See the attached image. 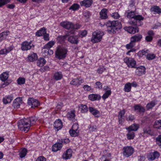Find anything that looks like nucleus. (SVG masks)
Here are the masks:
<instances>
[{
    "instance_id": "nucleus-48",
    "label": "nucleus",
    "mask_w": 161,
    "mask_h": 161,
    "mask_svg": "<svg viewBox=\"0 0 161 161\" xmlns=\"http://www.w3.org/2000/svg\"><path fill=\"white\" fill-rule=\"evenodd\" d=\"M69 132L71 136H76L78 135L79 131L71 129L69 130Z\"/></svg>"
},
{
    "instance_id": "nucleus-61",
    "label": "nucleus",
    "mask_w": 161,
    "mask_h": 161,
    "mask_svg": "<svg viewBox=\"0 0 161 161\" xmlns=\"http://www.w3.org/2000/svg\"><path fill=\"white\" fill-rule=\"evenodd\" d=\"M105 69L104 67H103L99 68L97 69V72L99 74H101Z\"/></svg>"
},
{
    "instance_id": "nucleus-58",
    "label": "nucleus",
    "mask_w": 161,
    "mask_h": 161,
    "mask_svg": "<svg viewBox=\"0 0 161 161\" xmlns=\"http://www.w3.org/2000/svg\"><path fill=\"white\" fill-rule=\"evenodd\" d=\"M111 15L112 17L115 19H118L120 17L119 14L117 12L113 13Z\"/></svg>"
},
{
    "instance_id": "nucleus-8",
    "label": "nucleus",
    "mask_w": 161,
    "mask_h": 161,
    "mask_svg": "<svg viewBox=\"0 0 161 161\" xmlns=\"http://www.w3.org/2000/svg\"><path fill=\"white\" fill-rule=\"evenodd\" d=\"M75 33V31L74 30H70L66 31L65 32V35L64 36H58L57 40L58 42L60 43H63L65 39L69 35L72 34H74Z\"/></svg>"
},
{
    "instance_id": "nucleus-13",
    "label": "nucleus",
    "mask_w": 161,
    "mask_h": 161,
    "mask_svg": "<svg viewBox=\"0 0 161 161\" xmlns=\"http://www.w3.org/2000/svg\"><path fill=\"white\" fill-rule=\"evenodd\" d=\"M72 152L71 149H68L63 153L62 155L63 158L65 160L70 159L72 156Z\"/></svg>"
},
{
    "instance_id": "nucleus-59",
    "label": "nucleus",
    "mask_w": 161,
    "mask_h": 161,
    "mask_svg": "<svg viewBox=\"0 0 161 161\" xmlns=\"http://www.w3.org/2000/svg\"><path fill=\"white\" fill-rule=\"evenodd\" d=\"M135 119V117L134 115L132 114H130L129 116L126 118V120L128 121H132Z\"/></svg>"
},
{
    "instance_id": "nucleus-38",
    "label": "nucleus",
    "mask_w": 161,
    "mask_h": 161,
    "mask_svg": "<svg viewBox=\"0 0 161 161\" xmlns=\"http://www.w3.org/2000/svg\"><path fill=\"white\" fill-rule=\"evenodd\" d=\"M63 77V75L61 72H57L54 73L53 76V78L56 80L61 79Z\"/></svg>"
},
{
    "instance_id": "nucleus-6",
    "label": "nucleus",
    "mask_w": 161,
    "mask_h": 161,
    "mask_svg": "<svg viewBox=\"0 0 161 161\" xmlns=\"http://www.w3.org/2000/svg\"><path fill=\"white\" fill-rule=\"evenodd\" d=\"M142 38V35L137 34L131 37L130 43L126 45L127 49H129L134 47L136 42H140Z\"/></svg>"
},
{
    "instance_id": "nucleus-51",
    "label": "nucleus",
    "mask_w": 161,
    "mask_h": 161,
    "mask_svg": "<svg viewBox=\"0 0 161 161\" xmlns=\"http://www.w3.org/2000/svg\"><path fill=\"white\" fill-rule=\"evenodd\" d=\"M18 83L19 85L24 84L25 82V79L23 78H19L17 80Z\"/></svg>"
},
{
    "instance_id": "nucleus-40",
    "label": "nucleus",
    "mask_w": 161,
    "mask_h": 161,
    "mask_svg": "<svg viewBox=\"0 0 161 161\" xmlns=\"http://www.w3.org/2000/svg\"><path fill=\"white\" fill-rule=\"evenodd\" d=\"M67 116L68 119L70 120H72L75 119V111L71 110L68 113Z\"/></svg>"
},
{
    "instance_id": "nucleus-15",
    "label": "nucleus",
    "mask_w": 161,
    "mask_h": 161,
    "mask_svg": "<svg viewBox=\"0 0 161 161\" xmlns=\"http://www.w3.org/2000/svg\"><path fill=\"white\" fill-rule=\"evenodd\" d=\"M93 3V0H83L80 2L81 6L84 7L86 8L90 7Z\"/></svg>"
},
{
    "instance_id": "nucleus-42",
    "label": "nucleus",
    "mask_w": 161,
    "mask_h": 161,
    "mask_svg": "<svg viewBox=\"0 0 161 161\" xmlns=\"http://www.w3.org/2000/svg\"><path fill=\"white\" fill-rule=\"evenodd\" d=\"M9 31H4L0 34V42L6 38L9 34Z\"/></svg>"
},
{
    "instance_id": "nucleus-33",
    "label": "nucleus",
    "mask_w": 161,
    "mask_h": 161,
    "mask_svg": "<svg viewBox=\"0 0 161 161\" xmlns=\"http://www.w3.org/2000/svg\"><path fill=\"white\" fill-rule=\"evenodd\" d=\"M125 113V109H123L122 110L120 111L118 115V118L119 120V124H121L122 123L123 120H122V118L124 117V116Z\"/></svg>"
},
{
    "instance_id": "nucleus-27",
    "label": "nucleus",
    "mask_w": 161,
    "mask_h": 161,
    "mask_svg": "<svg viewBox=\"0 0 161 161\" xmlns=\"http://www.w3.org/2000/svg\"><path fill=\"white\" fill-rule=\"evenodd\" d=\"M134 111H138L140 113H144L145 109L144 108L141 106L140 104H136L134 106Z\"/></svg>"
},
{
    "instance_id": "nucleus-1",
    "label": "nucleus",
    "mask_w": 161,
    "mask_h": 161,
    "mask_svg": "<svg viewBox=\"0 0 161 161\" xmlns=\"http://www.w3.org/2000/svg\"><path fill=\"white\" fill-rule=\"evenodd\" d=\"M37 119L36 117H31L20 120L18 124L19 129L25 133H27L30 129L31 126L34 124Z\"/></svg>"
},
{
    "instance_id": "nucleus-60",
    "label": "nucleus",
    "mask_w": 161,
    "mask_h": 161,
    "mask_svg": "<svg viewBox=\"0 0 161 161\" xmlns=\"http://www.w3.org/2000/svg\"><path fill=\"white\" fill-rule=\"evenodd\" d=\"M91 132H96L97 131V126L96 125H94L90 126L89 128Z\"/></svg>"
},
{
    "instance_id": "nucleus-49",
    "label": "nucleus",
    "mask_w": 161,
    "mask_h": 161,
    "mask_svg": "<svg viewBox=\"0 0 161 161\" xmlns=\"http://www.w3.org/2000/svg\"><path fill=\"white\" fill-rule=\"evenodd\" d=\"M80 7V6L79 4L77 3H74L69 8V9L75 11L78 9Z\"/></svg>"
},
{
    "instance_id": "nucleus-28",
    "label": "nucleus",
    "mask_w": 161,
    "mask_h": 161,
    "mask_svg": "<svg viewBox=\"0 0 161 161\" xmlns=\"http://www.w3.org/2000/svg\"><path fill=\"white\" fill-rule=\"evenodd\" d=\"M13 99L12 95L5 96L3 99V102L4 104H7L10 103Z\"/></svg>"
},
{
    "instance_id": "nucleus-55",
    "label": "nucleus",
    "mask_w": 161,
    "mask_h": 161,
    "mask_svg": "<svg viewBox=\"0 0 161 161\" xmlns=\"http://www.w3.org/2000/svg\"><path fill=\"white\" fill-rule=\"evenodd\" d=\"M147 58L149 60H152L154 59L155 57V56L154 54H150L147 53Z\"/></svg>"
},
{
    "instance_id": "nucleus-41",
    "label": "nucleus",
    "mask_w": 161,
    "mask_h": 161,
    "mask_svg": "<svg viewBox=\"0 0 161 161\" xmlns=\"http://www.w3.org/2000/svg\"><path fill=\"white\" fill-rule=\"evenodd\" d=\"M156 104V101L153 100L148 103L146 106L147 110L152 108Z\"/></svg>"
},
{
    "instance_id": "nucleus-37",
    "label": "nucleus",
    "mask_w": 161,
    "mask_h": 161,
    "mask_svg": "<svg viewBox=\"0 0 161 161\" xmlns=\"http://www.w3.org/2000/svg\"><path fill=\"white\" fill-rule=\"evenodd\" d=\"M143 134H146L152 136L153 135V133L151 129L148 126L144 128L143 129Z\"/></svg>"
},
{
    "instance_id": "nucleus-2",
    "label": "nucleus",
    "mask_w": 161,
    "mask_h": 161,
    "mask_svg": "<svg viewBox=\"0 0 161 161\" xmlns=\"http://www.w3.org/2000/svg\"><path fill=\"white\" fill-rule=\"evenodd\" d=\"M135 11H130V10L126 11L125 14L126 16L129 19H134L132 21H130V23L133 25L141 26L143 24V22L142 21L143 20L144 18L141 15H136Z\"/></svg>"
},
{
    "instance_id": "nucleus-21",
    "label": "nucleus",
    "mask_w": 161,
    "mask_h": 161,
    "mask_svg": "<svg viewBox=\"0 0 161 161\" xmlns=\"http://www.w3.org/2000/svg\"><path fill=\"white\" fill-rule=\"evenodd\" d=\"M62 127V123L60 119H58L55 121L54 124V127L55 129H56L57 131L61 129Z\"/></svg>"
},
{
    "instance_id": "nucleus-23",
    "label": "nucleus",
    "mask_w": 161,
    "mask_h": 161,
    "mask_svg": "<svg viewBox=\"0 0 161 161\" xmlns=\"http://www.w3.org/2000/svg\"><path fill=\"white\" fill-rule=\"evenodd\" d=\"M126 31L129 33L134 34L139 31V29L138 27H133L129 26L126 28Z\"/></svg>"
},
{
    "instance_id": "nucleus-4",
    "label": "nucleus",
    "mask_w": 161,
    "mask_h": 161,
    "mask_svg": "<svg viewBox=\"0 0 161 161\" xmlns=\"http://www.w3.org/2000/svg\"><path fill=\"white\" fill-rule=\"evenodd\" d=\"M68 52L67 47L63 46H58L55 52V57L59 59L65 58Z\"/></svg>"
},
{
    "instance_id": "nucleus-44",
    "label": "nucleus",
    "mask_w": 161,
    "mask_h": 161,
    "mask_svg": "<svg viewBox=\"0 0 161 161\" xmlns=\"http://www.w3.org/2000/svg\"><path fill=\"white\" fill-rule=\"evenodd\" d=\"M128 133L126 134L127 138L128 140L133 139L135 136L134 132L127 130Z\"/></svg>"
},
{
    "instance_id": "nucleus-25",
    "label": "nucleus",
    "mask_w": 161,
    "mask_h": 161,
    "mask_svg": "<svg viewBox=\"0 0 161 161\" xmlns=\"http://www.w3.org/2000/svg\"><path fill=\"white\" fill-rule=\"evenodd\" d=\"M78 108L81 113L85 114L88 111L87 107L86 105L80 104L78 105Z\"/></svg>"
},
{
    "instance_id": "nucleus-10",
    "label": "nucleus",
    "mask_w": 161,
    "mask_h": 161,
    "mask_svg": "<svg viewBox=\"0 0 161 161\" xmlns=\"http://www.w3.org/2000/svg\"><path fill=\"white\" fill-rule=\"evenodd\" d=\"M32 41L29 42L25 41L22 42L21 44V49L23 51H27L30 50L33 47H34V45L32 44Z\"/></svg>"
},
{
    "instance_id": "nucleus-57",
    "label": "nucleus",
    "mask_w": 161,
    "mask_h": 161,
    "mask_svg": "<svg viewBox=\"0 0 161 161\" xmlns=\"http://www.w3.org/2000/svg\"><path fill=\"white\" fill-rule=\"evenodd\" d=\"M87 34V31L86 30H84L81 31L80 32L79 35V36L80 37L82 38L86 36Z\"/></svg>"
},
{
    "instance_id": "nucleus-9",
    "label": "nucleus",
    "mask_w": 161,
    "mask_h": 161,
    "mask_svg": "<svg viewBox=\"0 0 161 161\" xmlns=\"http://www.w3.org/2000/svg\"><path fill=\"white\" fill-rule=\"evenodd\" d=\"M124 61L129 67L131 68L136 67V62L134 58L130 57H126L124 58Z\"/></svg>"
},
{
    "instance_id": "nucleus-29",
    "label": "nucleus",
    "mask_w": 161,
    "mask_h": 161,
    "mask_svg": "<svg viewBox=\"0 0 161 161\" xmlns=\"http://www.w3.org/2000/svg\"><path fill=\"white\" fill-rule=\"evenodd\" d=\"M139 128V125L136 124H134L126 128L127 130L130 131H136Z\"/></svg>"
},
{
    "instance_id": "nucleus-43",
    "label": "nucleus",
    "mask_w": 161,
    "mask_h": 161,
    "mask_svg": "<svg viewBox=\"0 0 161 161\" xmlns=\"http://www.w3.org/2000/svg\"><path fill=\"white\" fill-rule=\"evenodd\" d=\"M131 83L127 82L125 85L124 88L125 92H128L131 91Z\"/></svg>"
},
{
    "instance_id": "nucleus-18",
    "label": "nucleus",
    "mask_w": 161,
    "mask_h": 161,
    "mask_svg": "<svg viewBox=\"0 0 161 161\" xmlns=\"http://www.w3.org/2000/svg\"><path fill=\"white\" fill-rule=\"evenodd\" d=\"M63 147L62 143L58 141V142L54 144L52 147V151L53 152H57L58 150H60Z\"/></svg>"
},
{
    "instance_id": "nucleus-34",
    "label": "nucleus",
    "mask_w": 161,
    "mask_h": 161,
    "mask_svg": "<svg viewBox=\"0 0 161 161\" xmlns=\"http://www.w3.org/2000/svg\"><path fill=\"white\" fill-rule=\"evenodd\" d=\"M28 58L30 62H33L36 60L38 58L36 54L33 53L29 55Z\"/></svg>"
},
{
    "instance_id": "nucleus-16",
    "label": "nucleus",
    "mask_w": 161,
    "mask_h": 161,
    "mask_svg": "<svg viewBox=\"0 0 161 161\" xmlns=\"http://www.w3.org/2000/svg\"><path fill=\"white\" fill-rule=\"evenodd\" d=\"M68 41L72 44H76L79 42L78 37V36L72 35L68 36Z\"/></svg>"
},
{
    "instance_id": "nucleus-46",
    "label": "nucleus",
    "mask_w": 161,
    "mask_h": 161,
    "mask_svg": "<svg viewBox=\"0 0 161 161\" xmlns=\"http://www.w3.org/2000/svg\"><path fill=\"white\" fill-rule=\"evenodd\" d=\"M154 128L158 129H161V120H156L154 124Z\"/></svg>"
},
{
    "instance_id": "nucleus-11",
    "label": "nucleus",
    "mask_w": 161,
    "mask_h": 161,
    "mask_svg": "<svg viewBox=\"0 0 161 161\" xmlns=\"http://www.w3.org/2000/svg\"><path fill=\"white\" fill-rule=\"evenodd\" d=\"M28 104L31 106V108H35L38 107L40 105V103L38 101L33 98H30L28 100Z\"/></svg>"
},
{
    "instance_id": "nucleus-20",
    "label": "nucleus",
    "mask_w": 161,
    "mask_h": 161,
    "mask_svg": "<svg viewBox=\"0 0 161 161\" xmlns=\"http://www.w3.org/2000/svg\"><path fill=\"white\" fill-rule=\"evenodd\" d=\"M108 10L105 8L101 10L99 13L100 18L102 19H106L108 18Z\"/></svg>"
},
{
    "instance_id": "nucleus-32",
    "label": "nucleus",
    "mask_w": 161,
    "mask_h": 161,
    "mask_svg": "<svg viewBox=\"0 0 161 161\" xmlns=\"http://www.w3.org/2000/svg\"><path fill=\"white\" fill-rule=\"evenodd\" d=\"M151 11L154 14H160L161 13V9L158 6H154L150 9Z\"/></svg>"
},
{
    "instance_id": "nucleus-56",
    "label": "nucleus",
    "mask_w": 161,
    "mask_h": 161,
    "mask_svg": "<svg viewBox=\"0 0 161 161\" xmlns=\"http://www.w3.org/2000/svg\"><path fill=\"white\" fill-rule=\"evenodd\" d=\"M95 86H96V88L101 89L102 88V84L99 81L96 82L95 83Z\"/></svg>"
},
{
    "instance_id": "nucleus-24",
    "label": "nucleus",
    "mask_w": 161,
    "mask_h": 161,
    "mask_svg": "<svg viewBox=\"0 0 161 161\" xmlns=\"http://www.w3.org/2000/svg\"><path fill=\"white\" fill-rule=\"evenodd\" d=\"M88 98L92 101L99 100L101 98V96L99 94H92L89 95Z\"/></svg>"
},
{
    "instance_id": "nucleus-22",
    "label": "nucleus",
    "mask_w": 161,
    "mask_h": 161,
    "mask_svg": "<svg viewBox=\"0 0 161 161\" xmlns=\"http://www.w3.org/2000/svg\"><path fill=\"white\" fill-rule=\"evenodd\" d=\"M89 112L95 117L98 118L99 117L100 112L99 111L97 110L96 108L92 107H89Z\"/></svg>"
},
{
    "instance_id": "nucleus-3",
    "label": "nucleus",
    "mask_w": 161,
    "mask_h": 161,
    "mask_svg": "<svg viewBox=\"0 0 161 161\" xmlns=\"http://www.w3.org/2000/svg\"><path fill=\"white\" fill-rule=\"evenodd\" d=\"M107 31L110 33L114 34L116 33L115 30L121 28V23L118 21H109L107 22Z\"/></svg>"
},
{
    "instance_id": "nucleus-47",
    "label": "nucleus",
    "mask_w": 161,
    "mask_h": 161,
    "mask_svg": "<svg viewBox=\"0 0 161 161\" xmlns=\"http://www.w3.org/2000/svg\"><path fill=\"white\" fill-rule=\"evenodd\" d=\"M111 92L110 89L106 91L105 93L103 95L102 97V98L103 100H105L106 98L108 97L109 95H111Z\"/></svg>"
},
{
    "instance_id": "nucleus-30",
    "label": "nucleus",
    "mask_w": 161,
    "mask_h": 161,
    "mask_svg": "<svg viewBox=\"0 0 161 161\" xmlns=\"http://www.w3.org/2000/svg\"><path fill=\"white\" fill-rule=\"evenodd\" d=\"M27 152V150L26 148H22L19 151V158L21 159L24 158L26 155Z\"/></svg>"
},
{
    "instance_id": "nucleus-17",
    "label": "nucleus",
    "mask_w": 161,
    "mask_h": 161,
    "mask_svg": "<svg viewBox=\"0 0 161 161\" xmlns=\"http://www.w3.org/2000/svg\"><path fill=\"white\" fill-rule=\"evenodd\" d=\"M60 25L67 30L72 29V23L67 21L62 22L60 24Z\"/></svg>"
},
{
    "instance_id": "nucleus-39",
    "label": "nucleus",
    "mask_w": 161,
    "mask_h": 161,
    "mask_svg": "<svg viewBox=\"0 0 161 161\" xmlns=\"http://www.w3.org/2000/svg\"><path fill=\"white\" fill-rule=\"evenodd\" d=\"M46 61L44 58H40L37 61V64L38 66L42 67L46 64Z\"/></svg>"
},
{
    "instance_id": "nucleus-52",
    "label": "nucleus",
    "mask_w": 161,
    "mask_h": 161,
    "mask_svg": "<svg viewBox=\"0 0 161 161\" xmlns=\"http://www.w3.org/2000/svg\"><path fill=\"white\" fill-rule=\"evenodd\" d=\"M157 144L161 147V135H159L156 139Z\"/></svg>"
},
{
    "instance_id": "nucleus-19",
    "label": "nucleus",
    "mask_w": 161,
    "mask_h": 161,
    "mask_svg": "<svg viewBox=\"0 0 161 161\" xmlns=\"http://www.w3.org/2000/svg\"><path fill=\"white\" fill-rule=\"evenodd\" d=\"M22 103V99L21 97L17 98L15 99L13 103L12 106L16 108H19L20 105Z\"/></svg>"
},
{
    "instance_id": "nucleus-36",
    "label": "nucleus",
    "mask_w": 161,
    "mask_h": 161,
    "mask_svg": "<svg viewBox=\"0 0 161 161\" xmlns=\"http://www.w3.org/2000/svg\"><path fill=\"white\" fill-rule=\"evenodd\" d=\"M46 32V29L45 27H43L36 32V35L38 36H43Z\"/></svg>"
},
{
    "instance_id": "nucleus-12",
    "label": "nucleus",
    "mask_w": 161,
    "mask_h": 161,
    "mask_svg": "<svg viewBox=\"0 0 161 161\" xmlns=\"http://www.w3.org/2000/svg\"><path fill=\"white\" fill-rule=\"evenodd\" d=\"M136 70L135 72V75L141 76L145 74L146 68L143 66H140L138 67L136 66Z\"/></svg>"
},
{
    "instance_id": "nucleus-35",
    "label": "nucleus",
    "mask_w": 161,
    "mask_h": 161,
    "mask_svg": "<svg viewBox=\"0 0 161 161\" xmlns=\"http://www.w3.org/2000/svg\"><path fill=\"white\" fill-rule=\"evenodd\" d=\"M9 72H3L0 75V78L2 81H5L8 77Z\"/></svg>"
},
{
    "instance_id": "nucleus-5",
    "label": "nucleus",
    "mask_w": 161,
    "mask_h": 161,
    "mask_svg": "<svg viewBox=\"0 0 161 161\" xmlns=\"http://www.w3.org/2000/svg\"><path fill=\"white\" fill-rule=\"evenodd\" d=\"M104 35V33L103 31L96 30L92 33L91 41L93 43L100 42L101 41Z\"/></svg>"
},
{
    "instance_id": "nucleus-64",
    "label": "nucleus",
    "mask_w": 161,
    "mask_h": 161,
    "mask_svg": "<svg viewBox=\"0 0 161 161\" xmlns=\"http://www.w3.org/2000/svg\"><path fill=\"white\" fill-rule=\"evenodd\" d=\"M46 159L43 156H40L38 158L36 161H46Z\"/></svg>"
},
{
    "instance_id": "nucleus-26",
    "label": "nucleus",
    "mask_w": 161,
    "mask_h": 161,
    "mask_svg": "<svg viewBox=\"0 0 161 161\" xmlns=\"http://www.w3.org/2000/svg\"><path fill=\"white\" fill-rule=\"evenodd\" d=\"M84 81L83 79L79 80V79L76 78L72 80L70 82V84L75 85H79Z\"/></svg>"
},
{
    "instance_id": "nucleus-7",
    "label": "nucleus",
    "mask_w": 161,
    "mask_h": 161,
    "mask_svg": "<svg viewBox=\"0 0 161 161\" xmlns=\"http://www.w3.org/2000/svg\"><path fill=\"white\" fill-rule=\"evenodd\" d=\"M122 153L124 157L128 158L131 156L134 152V148L131 146H125L123 147Z\"/></svg>"
},
{
    "instance_id": "nucleus-54",
    "label": "nucleus",
    "mask_w": 161,
    "mask_h": 161,
    "mask_svg": "<svg viewBox=\"0 0 161 161\" xmlns=\"http://www.w3.org/2000/svg\"><path fill=\"white\" fill-rule=\"evenodd\" d=\"M83 88L84 90L86 92L90 91L92 90L91 86L87 85H84Z\"/></svg>"
},
{
    "instance_id": "nucleus-45",
    "label": "nucleus",
    "mask_w": 161,
    "mask_h": 161,
    "mask_svg": "<svg viewBox=\"0 0 161 161\" xmlns=\"http://www.w3.org/2000/svg\"><path fill=\"white\" fill-rule=\"evenodd\" d=\"M55 42L54 41H51L49 42L47 44L45 45L43 47V49H50L55 44Z\"/></svg>"
},
{
    "instance_id": "nucleus-53",
    "label": "nucleus",
    "mask_w": 161,
    "mask_h": 161,
    "mask_svg": "<svg viewBox=\"0 0 161 161\" xmlns=\"http://www.w3.org/2000/svg\"><path fill=\"white\" fill-rule=\"evenodd\" d=\"M81 26L78 24H76L74 25L72 23V26L71 30H74V29H80L81 27Z\"/></svg>"
},
{
    "instance_id": "nucleus-31",
    "label": "nucleus",
    "mask_w": 161,
    "mask_h": 161,
    "mask_svg": "<svg viewBox=\"0 0 161 161\" xmlns=\"http://www.w3.org/2000/svg\"><path fill=\"white\" fill-rule=\"evenodd\" d=\"M147 36L145 37V40L147 42H151L153 39L154 33L152 31H150L147 32Z\"/></svg>"
},
{
    "instance_id": "nucleus-14",
    "label": "nucleus",
    "mask_w": 161,
    "mask_h": 161,
    "mask_svg": "<svg viewBox=\"0 0 161 161\" xmlns=\"http://www.w3.org/2000/svg\"><path fill=\"white\" fill-rule=\"evenodd\" d=\"M160 156L159 153L157 151H155L153 152H151L148 156V160H153L155 159L158 158Z\"/></svg>"
},
{
    "instance_id": "nucleus-63",
    "label": "nucleus",
    "mask_w": 161,
    "mask_h": 161,
    "mask_svg": "<svg viewBox=\"0 0 161 161\" xmlns=\"http://www.w3.org/2000/svg\"><path fill=\"white\" fill-rule=\"evenodd\" d=\"M10 0H0V3L3 6L9 3Z\"/></svg>"
},
{
    "instance_id": "nucleus-62",
    "label": "nucleus",
    "mask_w": 161,
    "mask_h": 161,
    "mask_svg": "<svg viewBox=\"0 0 161 161\" xmlns=\"http://www.w3.org/2000/svg\"><path fill=\"white\" fill-rule=\"evenodd\" d=\"M79 128L78 125L77 123H75L74 124L72 125V129L75 130H79L78 129Z\"/></svg>"
},
{
    "instance_id": "nucleus-50",
    "label": "nucleus",
    "mask_w": 161,
    "mask_h": 161,
    "mask_svg": "<svg viewBox=\"0 0 161 161\" xmlns=\"http://www.w3.org/2000/svg\"><path fill=\"white\" fill-rule=\"evenodd\" d=\"M58 141L60 142H61L63 145V144H66L69 143L70 142V140L68 138L64 139H58Z\"/></svg>"
}]
</instances>
